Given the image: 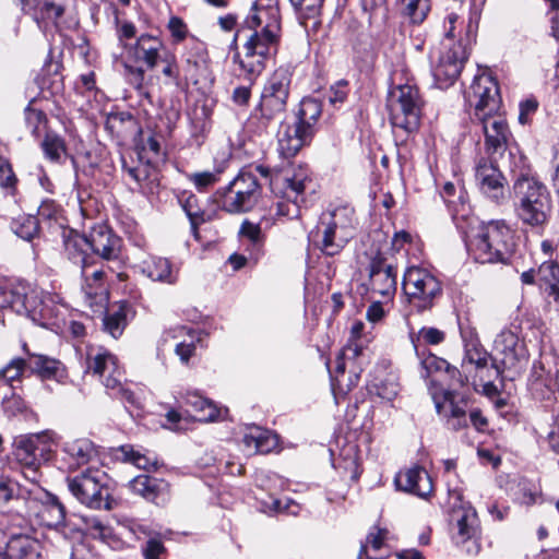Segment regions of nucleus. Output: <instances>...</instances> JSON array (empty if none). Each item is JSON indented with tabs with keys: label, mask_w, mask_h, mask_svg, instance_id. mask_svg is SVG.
<instances>
[{
	"label": "nucleus",
	"mask_w": 559,
	"mask_h": 559,
	"mask_svg": "<svg viewBox=\"0 0 559 559\" xmlns=\"http://www.w3.org/2000/svg\"><path fill=\"white\" fill-rule=\"evenodd\" d=\"M441 197L447 203L450 211L454 214L460 212V207L464 211L466 204V195L463 187H456L452 182H445L441 190Z\"/></svg>",
	"instance_id": "nucleus-50"
},
{
	"label": "nucleus",
	"mask_w": 559,
	"mask_h": 559,
	"mask_svg": "<svg viewBox=\"0 0 559 559\" xmlns=\"http://www.w3.org/2000/svg\"><path fill=\"white\" fill-rule=\"evenodd\" d=\"M515 233L502 219L480 226L471 241V251L480 263H508L515 250Z\"/></svg>",
	"instance_id": "nucleus-4"
},
{
	"label": "nucleus",
	"mask_w": 559,
	"mask_h": 559,
	"mask_svg": "<svg viewBox=\"0 0 559 559\" xmlns=\"http://www.w3.org/2000/svg\"><path fill=\"white\" fill-rule=\"evenodd\" d=\"M306 200L281 199L276 203V215L294 219L300 215V206Z\"/></svg>",
	"instance_id": "nucleus-62"
},
{
	"label": "nucleus",
	"mask_w": 559,
	"mask_h": 559,
	"mask_svg": "<svg viewBox=\"0 0 559 559\" xmlns=\"http://www.w3.org/2000/svg\"><path fill=\"white\" fill-rule=\"evenodd\" d=\"M36 516L40 524L58 528L64 523L66 509L56 496L46 492L44 499L39 501Z\"/></svg>",
	"instance_id": "nucleus-33"
},
{
	"label": "nucleus",
	"mask_w": 559,
	"mask_h": 559,
	"mask_svg": "<svg viewBox=\"0 0 559 559\" xmlns=\"http://www.w3.org/2000/svg\"><path fill=\"white\" fill-rule=\"evenodd\" d=\"M321 114V103L314 98L306 97L300 102L296 114L295 124L313 136L317 131V123Z\"/></svg>",
	"instance_id": "nucleus-36"
},
{
	"label": "nucleus",
	"mask_w": 559,
	"mask_h": 559,
	"mask_svg": "<svg viewBox=\"0 0 559 559\" xmlns=\"http://www.w3.org/2000/svg\"><path fill=\"white\" fill-rule=\"evenodd\" d=\"M394 484L397 489L416 495L420 498L428 497L432 491V483L427 472L420 466H413L401 471L395 475Z\"/></svg>",
	"instance_id": "nucleus-26"
},
{
	"label": "nucleus",
	"mask_w": 559,
	"mask_h": 559,
	"mask_svg": "<svg viewBox=\"0 0 559 559\" xmlns=\"http://www.w3.org/2000/svg\"><path fill=\"white\" fill-rule=\"evenodd\" d=\"M492 356H490L478 343L471 342L465 345V355L462 361V368L464 372H471L472 367L480 372V379L484 380L486 372V378H496L492 369Z\"/></svg>",
	"instance_id": "nucleus-29"
},
{
	"label": "nucleus",
	"mask_w": 559,
	"mask_h": 559,
	"mask_svg": "<svg viewBox=\"0 0 559 559\" xmlns=\"http://www.w3.org/2000/svg\"><path fill=\"white\" fill-rule=\"evenodd\" d=\"M282 13L278 0H255L230 44L234 64L253 81L277 53L282 40Z\"/></svg>",
	"instance_id": "nucleus-1"
},
{
	"label": "nucleus",
	"mask_w": 559,
	"mask_h": 559,
	"mask_svg": "<svg viewBox=\"0 0 559 559\" xmlns=\"http://www.w3.org/2000/svg\"><path fill=\"white\" fill-rule=\"evenodd\" d=\"M167 28L170 32L174 44H180L189 34L187 24L179 16H171L168 21Z\"/></svg>",
	"instance_id": "nucleus-64"
},
{
	"label": "nucleus",
	"mask_w": 559,
	"mask_h": 559,
	"mask_svg": "<svg viewBox=\"0 0 559 559\" xmlns=\"http://www.w3.org/2000/svg\"><path fill=\"white\" fill-rule=\"evenodd\" d=\"M402 287L409 306L417 312L432 309L443 293L441 281L428 269L416 265L404 272Z\"/></svg>",
	"instance_id": "nucleus-9"
},
{
	"label": "nucleus",
	"mask_w": 559,
	"mask_h": 559,
	"mask_svg": "<svg viewBox=\"0 0 559 559\" xmlns=\"http://www.w3.org/2000/svg\"><path fill=\"white\" fill-rule=\"evenodd\" d=\"M356 217L354 209L340 206L320 217L314 235V246L325 255L338 254L354 238Z\"/></svg>",
	"instance_id": "nucleus-5"
},
{
	"label": "nucleus",
	"mask_w": 559,
	"mask_h": 559,
	"mask_svg": "<svg viewBox=\"0 0 559 559\" xmlns=\"http://www.w3.org/2000/svg\"><path fill=\"white\" fill-rule=\"evenodd\" d=\"M261 197V186L253 173L240 170L224 188L219 198L221 209L230 214H240L254 207Z\"/></svg>",
	"instance_id": "nucleus-13"
},
{
	"label": "nucleus",
	"mask_w": 559,
	"mask_h": 559,
	"mask_svg": "<svg viewBox=\"0 0 559 559\" xmlns=\"http://www.w3.org/2000/svg\"><path fill=\"white\" fill-rule=\"evenodd\" d=\"M430 10L431 0H400V11L412 24H421Z\"/></svg>",
	"instance_id": "nucleus-42"
},
{
	"label": "nucleus",
	"mask_w": 559,
	"mask_h": 559,
	"mask_svg": "<svg viewBox=\"0 0 559 559\" xmlns=\"http://www.w3.org/2000/svg\"><path fill=\"white\" fill-rule=\"evenodd\" d=\"M424 100L419 90L411 84L392 88L388 97V109L393 128L412 133L419 128Z\"/></svg>",
	"instance_id": "nucleus-11"
},
{
	"label": "nucleus",
	"mask_w": 559,
	"mask_h": 559,
	"mask_svg": "<svg viewBox=\"0 0 559 559\" xmlns=\"http://www.w3.org/2000/svg\"><path fill=\"white\" fill-rule=\"evenodd\" d=\"M3 412L9 417L28 418L34 415L32 408L27 406L25 401L16 393L5 396L2 401Z\"/></svg>",
	"instance_id": "nucleus-54"
},
{
	"label": "nucleus",
	"mask_w": 559,
	"mask_h": 559,
	"mask_svg": "<svg viewBox=\"0 0 559 559\" xmlns=\"http://www.w3.org/2000/svg\"><path fill=\"white\" fill-rule=\"evenodd\" d=\"M41 148L45 156L51 162H58L66 152V144L61 136L56 133L47 132L41 142Z\"/></svg>",
	"instance_id": "nucleus-59"
},
{
	"label": "nucleus",
	"mask_w": 559,
	"mask_h": 559,
	"mask_svg": "<svg viewBox=\"0 0 559 559\" xmlns=\"http://www.w3.org/2000/svg\"><path fill=\"white\" fill-rule=\"evenodd\" d=\"M27 354L28 371L36 374L41 380H55L59 383H64L68 379V371L66 366L58 359L43 355L31 353L23 346Z\"/></svg>",
	"instance_id": "nucleus-24"
},
{
	"label": "nucleus",
	"mask_w": 559,
	"mask_h": 559,
	"mask_svg": "<svg viewBox=\"0 0 559 559\" xmlns=\"http://www.w3.org/2000/svg\"><path fill=\"white\" fill-rule=\"evenodd\" d=\"M311 183V173L307 166L288 164L272 178L271 191L280 199L306 200Z\"/></svg>",
	"instance_id": "nucleus-16"
},
{
	"label": "nucleus",
	"mask_w": 559,
	"mask_h": 559,
	"mask_svg": "<svg viewBox=\"0 0 559 559\" xmlns=\"http://www.w3.org/2000/svg\"><path fill=\"white\" fill-rule=\"evenodd\" d=\"M475 177L480 190L496 202L504 198V177L492 157H481L476 164Z\"/></svg>",
	"instance_id": "nucleus-21"
},
{
	"label": "nucleus",
	"mask_w": 559,
	"mask_h": 559,
	"mask_svg": "<svg viewBox=\"0 0 559 559\" xmlns=\"http://www.w3.org/2000/svg\"><path fill=\"white\" fill-rule=\"evenodd\" d=\"M239 236L246 238L252 246V251L258 259L263 252L265 236L259 224L245 219L239 229Z\"/></svg>",
	"instance_id": "nucleus-48"
},
{
	"label": "nucleus",
	"mask_w": 559,
	"mask_h": 559,
	"mask_svg": "<svg viewBox=\"0 0 559 559\" xmlns=\"http://www.w3.org/2000/svg\"><path fill=\"white\" fill-rule=\"evenodd\" d=\"M481 124L484 146L489 157L503 154L511 138L506 118L499 112H487L485 117H474Z\"/></svg>",
	"instance_id": "nucleus-20"
},
{
	"label": "nucleus",
	"mask_w": 559,
	"mask_h": 559,
	"mask_svg": "<svg viewBox=\"0 0 559 559\" xmlns=\"http://www.w3.org/2000/svg\"><path fill=\"white\" fill-rule=\"evenodd\" d=\"M293 7L305 24V20L318 17L321 14V9L324 0H290Z\"/></svg>",
	"instance_id": "nucleus-60"
},
{
	"label": "nucleus",
	"mask_w": 559,
	"mask_h": 559,
	"mask_svg": "<svg viewBox=\"0 0 559 559\" xmlns=\"http://www.w3.org/2000/svg\"><path fill=\"white\" fill-rule=\"evenodd\" d=\"M144 559H162L167 552L166 547L158 537L150 538L141 547Z\"/></svg>",
	"instance_id": "nucleus-63"
},
{
	"label": "nucleus",
	"mask_w": 559,
	"mask_h": 559,
	"mask_svg": "<svg viewBox=\"0 0 559 559\" xmlns=\"http://www.w3.org/2000/svg\"><path fill=\"white\" fill-rule=\"evenodd\" d=\"M33 103L34 100L24 109V118L26 128L31 131L32 135L38 138L46 130L48 119L43 110L33 107Z\"/></svg>",
	"instance_id": "nucleus-51"
},
{
	"label": "nucleus",
	"mask_w": 559,
	"mask_h": 559,
	"mask_svg": "<svg viewBox=\"0 0 559 559\" xmlns=\"http://www.w3.org/2000/svg\"><path fill=\"white\" fill-rule=\"evenodd\" d=\"M450 518L454 543L462 546L467 555H478L480 551L481 527L475 508L469 502L460 501L459 506H453Z\"/></svg>",
	"instance_id": "nucleus-14"
},
{
	"label": "nucleus",
	"mask_w": 559,
	"mask_h": 559,
	"mask_svg": "<svg viewBox=\"0 0 559 559\" xmlns=\"http://www.w3.org/2000/svg\"><path fill=\"white\" fill-rule=\"evenodd\" d=\"M465 100L474 109V117L499 111L502 100L497 80L488 73L476 75L465 92Z\"/></svg>",
	"instance_id": "nucleus-17"
},
{
	"label": "nucleus",
	"mask_w": 559,
	"mask_h": 559,
	"mask_svg": "<svg viewBox=\"0 0 559 559\" xmlns=\"http://www.w3.org/2000/svg\"><path fill=\"white\" fill-rule=\"evenodd\" d=\"M388 534L386 528L373 526L368 533L366 542L361 543L357 559H382V557L370 555L369 548L373 552L379 551L384 546Z\"/></svg>",
	"instance_id": "nucleus-45"
},
{
	"label": "nucleus",
	"mask_w": 559,
	"mask_h": 559,
	"mask_svg": "<svg viewBox=\"0 0 559 559\" xmlns=\"http://www.w3.org/2000/svg\"><path fill=\"white\" fill-rule=\"evenodd\" d=\"M7 559H32L38 557V543L28 535L15 534L7 542Z\"/></svg>",
	"instance_id": "nucleus-38"
},
{
	"label": "nucleus",
	"mask_w": 559,
	"mask_h": 559,
	"mask_svg": "<svg viewBox=\"0 0 559 559\" xmlns=\"http://www.w3.org/2000/svg\"><path fill=\"white\" fill-rule=\"evenodd\" d=\"M29 435L31 437L36 438V448H38V452L41 454L44 462H47L51 457L55 448L58 445V433L51 429H46L40 432Z\"/></svg>",
	"instance_id": "nucleus-52"
},
{
	"label": "nucleus",
	"mask_w": 559,
	"mask_h": 559,
	"mask_svg": "<svg viewBox=\"0 0 559 559\" xmlns=\"http://www.w3.org/2000/svg\"><path fill=\"white\" fill-rule=\"evenodd\" d=\"M119 452L122 454V460L124 462L132 463L139 468L150 469L156 468L157 461L156 459L150 457L145 454L135 451L132 445L126 444L119 448Z\"/></svg>",
	"instance_id": "nucleus-58"
},
{
	"label": "nucleus",
	"mask_w": 559,
	"mask_h": 559,
	"mask_svg": "<svg viewBox=\"0 0 559 559\" xmlns=\"http://www.w3.org/2000/svg\"><path fill=\"white\" fill-rule=\"evenodd\" d=\"M36 438L31 435L20 436L14 442V456L16 461L32 469H36L43 462L41 454L36 448Z\"/></svg>",
	"instance_id": "nucleus-35"
},
{
	"label": "nucleus",
	"mask_w": 559,
	"mask_h": 559,
	"mask_svg": "<svg viewBox=\"0 0 559 559\" xmlns=\"http://www.w3.org/2000/svg\"><path fill=\"white\" fill-rule=\"evenodd\" d=\"M127 61L123 63L131 84L138 90L143 88L145 69L153 70L167 51L163 39L151 34L140 35L133 44H123Z\"/></svg>",
	"instance_id": "nucleus-8"
},
{
	"label": "nucleus",
	"mask_w": 559,
	"mask_h": 559,
	"mask_svg": "<svg viewBox=\"0 0 559 559\" xmlns=\"http://www.w3.org/2000/svg\"><path fill=\"white\" fill-rule=\"evenodd\" d=\"M92 254L107 262L106 267L116 272L122 266V239L106 225L94 226L87 237Z\"/></svg>",
	"instance_id": "nucleus-19"
},
{
	"label": "nucleus",
	"mask_w": 559,
	"mask_h": 559,
	"mask_svg": "<svg viewBox=\"0 0 559 559\" xmlns=\"http://www.w3.org/2000/svg\"><path fill=\"white\" fill-rule=\"evenodd\" d=\"M292 80L293 71L286 66L278 67L266 79L260 100L248 120L254 132L266 133L270 126L285 115Z\"/></svg>",
	"instance_id": "nucleus-2"
},
{
	"label": "nucleus",
	"mask_w": 559,
	"mask_h": 559,
	"mask_svg": "<svg viewBox=\"0 0 559 559\" xmlns=\"http://www.w3.org/2000/svg\"><path fill=\"white\" fill-rule=\"evenodd\" d=\"M222 173L221 168H215L211 171L189 174L187 178L199 192H205L221 180Z\"/></svg>",
	"instance_id": "nucleus-56"
},
{
	"label": "nucleus",
	"mask_w": 559,
	"mask_h": 559,
	"mask_svg": "<svg viewBox=\"0 0 559 559\" xmlns=\"http://www.w3.org/2000/svg\"><path fill=\"white\" fill-rule=\"evenodd\" d=\"M87 369L98 376L107 393L135 408H142L141 399L126 385L124 371L115 355L107 350L88 356Z\"/></svg>",
	"instance_id": "nucleus-10"
},
{
	"label": "nucleus",
	"mask_w": 559,
	"mask_h": 559,
	"mask_svg": "<svg viewBox=\"0 0 559 559\" xmlns=\"http://www.w3.org/2000/svg\"><path fill=\"white\" fill-rule=\"evenodd\" d=\"M368 281L362 283L364 294H370L369 298L380 296L390 300L396 293L397 270L388 262V259L380 252H377L369 260Z\"/></svg>",
	"instance_id": "nucleus-15"
},
{
	"label": "nucleus",
	"mask_w": 559,
	"mask_h": 559,
	"mask_svg": "<svg viewBox=\"0 0 559 559\" xmlns=\"http://www.w3.org/2000/svg\"><path fill=\"white\" fill-rule=\"evenodd\" d=\"M409 337L415 353L419 354V352L426 350L423 348V345H438L442 343L445 338V333L437 328L424 326L417 334L411 333Z\"/></svg>",
	"instance_id": "nucleus-47"
},
{
	"label": "nucleus",
	"mask_w": 559,
	"mask_h": 559,
	"mask_svg": "<svg viewBox=\"0 0 559 559\" xmlns=\"http://www.w3.org/2000/svg\"><path fill=\"white\" fill-rule=\"evenodd\" d=\"M12 231L24 240H32L39 231V222L36 216L21 215L11 223Z\"/></svg>",
	"instance_id": "nucleus-49"
},
{
	"label": "nucleus",
	"mask_w": 559,
	"mask_h": 559,
	"mask_svg": "<svg viewBox=\"0 0 559 559\" xmlns=\"http://www.w3.org/2000/svg\"><path fill=\"white\" fill-rule=\"evenodd\" d=\"M128 486L133 493L157 506L165 504L170 498L169 484L146 474L135 476Z\"/></svg>",
	"instance_id": "nucleus-23"
},
{
	"label": "nucleus",
	"mask_w": 559,
	"mask_h": 559,
	"mask_svg": "<svg viewBox=\"0 0 559 559\" xmlns=\"http://www.w3.org/2000/svg\"><path fill=\"white\" fill-rule=\"evenodd\" d=\"M67 258L74 264L84 266H95L96 261L92 254V248L86 236L70 230L63 240Z\"/></svg>",
	"instance_id": "nucleus-28"
},
{
	"label": "nucleus",
	"mask_w": 559,
	"mask_h": 559,
	"mask_svg": "<svg viewBox=\"0 0 559 559\" xmlns=\"http://www.w3.org/2000/svg\"><path fill=\"white\" fill-rule=\"evenodd\" d=\"M203 51L204 49L202 44L194 43L191 51L183 55L182 70L185 72L186 80L192 79L204 62Z\"/></svg>",
	"instance_id": "nucleus-55"
},
{
	"label": "nucleus",
	"mask_w": 559,
	"mask_h": 559,
	"mask_svg": "<svg viewBox=\"0 0 559 559\" xmlns=\"http://www.w3.org/2000/svg\"><path fill=\"white\" fill-rule=\"evenodd\" d=\"M63 460L70 469H78L84 465L97 463L99 452L93 441L87 438H78L63 445Z\"/></svg>",
	"instance_id": "nucleus-25"
},
{
	"label": "nucleus",
	"mask_w": 559,
	"mask_h": 559,
	"mask_svg": "<svg viewBox=\"0 0 559 559\" xmlns=\"http://www.w3.org/2000/svg\"><path fill=\"white\" fill-rule=\"evenodd\" d=\"M516 217L531 227L544 226L551 214V198L544 183L528 175H521L513 183Z\"/></svg>",
	"instance_id": "nucleus-3"
},
{
	"label": "nucleus",
	"mask_w": 559,
	"mask_h": 559,
	"mask_svg": "<svg viewBox=\"0 0 559 559\" xmlns=\"http://www.w3.org/2000/svg\"><path fill=\"white\" fill-rule=\"evenodd\" d=\"M91 267L92 266L81 267V274L84 278L83 292L87 299H90V304H92L93 299L103 290V281L106 275V270H108L106 265L90 271Z\"/></svg>",
	"instance_id": "nucleus-43"
},
{
	"label": "nucleus",
	"mask_w": 559,
	"mask_h": 559,
	"mask_svg": "<svg viewBox=\"0 0 559 559\" xmlns=\"http://www.w3.org/2000/svg\"><path fill=\"white\" fill-rule=\"evenodd\" d=\"M71 495L92 510H111L112 498L108 475L96 467H87L66 478Z\"/></svg>",
	"instance_id": "nucleus-7"
},
{
	"label": "nucleus",
	"mask_w": 559,
	"mask_h": 559,
	"mask_svg": "<svg viewBox=\"0 0 559 559\" xmlns=\"http://www.w3.org/2000/svg\"><path fill=\"white\" fill-rule=\"evenodd\" d=\"M444 374L449 380L448 384L450 390L442 394L441 401L435 396V405L438 415L454 418L468 415L469 419H484L480 408L475 406L474 403L463 394L456 392L457 389L467 384L468 376L466 372L450 365Z\"/></svg>",
	"instance_id": "nucleus-12"
},
{
	"label": "nucleus",
	"mask_w": 559,
	"mask_h": 559,
	"mask_svg": "<svg viewBox=\"0 0 559 559\" xmlns=\"http://www.w3.org/2000/svg\"><path fill=\"white\" fill-rule=\"evenodd\" d=\"M186 404L190 405L197 412L207 411L203 419H225L228 415V408L218 407L212 401L204 399L197 392L187 393Z\"/></svg>",
	"instance_id": "nucleus-40"
},
{
	"label": "nucleus",
	"mask_w": 559,
	"mask_h": 559,
	"mask_svg": "<svg viewBox=\"0 0 559 559\" xmlns=\"http://www.w3.org/2000/svg\"><path fill=\"white\" fill-rule=\"evenodd\" d=\"M142 274L152 280L164 284H174L177 282L178 273L173 269L170 261L162 257H148L140 264Z\"/></svg>",
	"instance_id": "nucleus-32"
},
{
	"label": "nucleus",
	"mask_w": 559,
	"mask_h": 559,
	"mask_svg": "<svg viewBox=\"0 0 559 559\" xmlns=\"http://www.w3.org/2000/svg\"><path fill=\"white\" fill-rule=\"evenodd\" d=\"M456 20L457 15L455 13H450L447 16L450 26L441 43L438 60L432 67L435 82L440 88H447L455 83L469 56V37L466 39L460 38L459 40L453 37Z\"/></svg>",
	"instance_id": "nucleus-6"
},
{
	"label": "nucleus",
	"mask_w": 559,
	"mask_h": 559,
	"mask_svg": "<svg viewBox=\"0 0 559 559\" xmlns=\"http://www.w3.org/2000/svg\"><path fill=\"white\" fill-rule=\"evenodd\" d=\"M28 370L26 358L14 357L0 368V386L13 388L14 382H21L24 372Z\"/></svg>",
	"instance_id": "nucleus-46"
},
{
	"label": "nucleus",
	"mask_w": 559,
	"mask_h": 559,
	"mask_svg": "<svg viewBox=\"0 0 559 559\" xmlns=\"http://www.w3.org/2000/svg\"><path fill=\"white\" fill-rule=\"evenodd\" d=\"M159 61L164 64L162 69L163 75L178 86L180 84L181 71L176 55L169 50L164 51Z\"/></svg>",
	"instance_id": "nucleus-61"
},
{
	"label": "nucleus",
	"mask_w": 559,
	"mask_h": 559,
	"mask_svg": "<svg viewBox=\"0 0 559 559\" xmlns=\"http://www.w3.org/2000/svg\"><path fill=\"white\" fill-rule=\"evenodd\" d=\"M135 119L129 112H111L107 116L105 128L111 135L124 139L134 128Z\"/></svg>",
	"instance_id": "nucleus-41"
},
{
	"label": "nucleus",
	"mask_w": 559,
	"mask_h": 559,
	"mask_svg": "<svg viewBox=\"0 0 559 559\" xmlns=\"http://www.w3.org/2000/svg\"><path fill=\"white\" fill-rule=\"evenodd\" d=\"M73 0H43L31 14L39 27L59 26L60 19L66 14Z\"/></svg>",
	"instance_id": "nucleus-31"
},
{
	"label": "nucleus",
	"mask_w": 559,
	"mask_h": 559,
	"mask_svg": "<svg viewBox=\"0 0 559 559\" xmlns=\"http://www.w3.org/2000/svg\"><path fill=\"white\" fill-rule=\"evenodd\" d=\"M104 329L114 338H118L127 326V305H119L106 312L103 319Z\"/></svg>",
	"instance_id": "nucleus-44"
},
{
	"label": "nucleus",
	"mask_w": 559,
	"mask_h": 559,
	"mask_svg": "<svg viewBox=\"0 0 559 559\" xmlns=\"http://www.w3.org/2000/svg\"><path fill=\"white\" fill-rule=\"evenodd\" d=\"M312 138V135L295 123L294 126H288L278 138L277 152L283 158L290 159L295 157L305 145L309 144Z\"/></svg>",
	"instance_id": "nucleus-30"
},
{
	"label": "nucleus",
	"mask_w": 559,
	"mask_h": 559,
	"mask_svg": "<svg viewBox=\"0 0 559 559\" xmlns=\"http://www.w3.org/2000/svg\"><path fill=\"white\" fill-rule=\"evenodd\" d=\"M416 355L419 358L420 367L424 371L421 374L425 378L433 372H445L450 366L445 359L440 358L428 350L419 352V354Z\"/></svg>",
	"instance_id": "nucleus-57"
},
{
	"label": "nucleus",
	"mask_w": 559,
	"mask_h": 559,
	"mask_svg": "<svg viewBox=\"0 0 559 559\" xmlns=\"http://www.w3.org/2000/svg\"><path fill=\"white\" fill-rule=\"evenodd\" d=\"M182 207L187 216L189 217L193 234L197 236L198 227L201 224L210 221V216L206 215V213L203 210H201V207L199 206V200L194 194H190L185 200V202L182 203Z\"/></svg>",
	"instance_id": "nucleus-53"
},
{
	"label": "nucleus",
	"mask_w": 559,
	"mask_h": 559,
	"mask_svg": "<svg viewBox=\"0 0 559 559\" xmlns=\"http://www.w3.org/2000/svg\"><path fill=\"white\" fill-rule=\"evenodd\" d=\"M519 336L511 330L501 331L493 345L492 369L495 377H499L508 368L515 367L518 362Z\"/></svg>",
	"instance_id": "nucleus-22"
},
{
	"label": "nucleus",
	"mask_w": 559,
	"mask_h": 559,
	"mask_svg": "<svg viewBox=\"0 0 559 559\" xmlns=\"http://www.w3.org/2000/svg\"><path fill=\"white\" fill-rule=\"evenodd\" d=\"M243 443L255 453L267 454L280 449V437L275 431L252 423L246 426Z\"/></svg>",
	"instance_id": "nucleus-27"
},
{
	"label": "nucleus",
	"mask_w": 559,
	"mask_h": 559,
	"mask_svg": "<svg viewBox=\"0 0 559 559\" xmlns=\"http://www.w3.org/2000/svg\"><path fill=\"white\" fill-rule=\"evenodd\" d=\"M4 304L17 314L36 321L46 317L41 292L28 283L17 282L4 293Z\"/></svg>",
	"instance_id": "nucleus-18"
},
{
	"label": "nucleus",
	"mask_w": 559,
	"mask_h": 559,
	"mask_svg": "<svg viewBox=\"0 0 559 559\" xmlns=\"http://www.w3.org/2000/svg\"><path fill=\"white\" fill-rule=\"evenodd\" d=\"M552 379L542 361H535L530 377V390L536 399H546L554 393Z\"/></svg>",
	"instance_id": "nucleus-39"
},
{
	"label": "nucleus",
	"mask_w": 559,
	"mask_h": 559,
	"mask_svg": "<svg viewBox=\"0 0 559 559\" xmlns=\"http://www.w3.org/2000/svg\"><path fill=\"white\" fill-rule=\"evenodd\" d=\"M537 285L555 301H559V264L554 261L543 262L536 271Z\"/></svg>",
	"instance_id": "nucleus-37"
},
{
	"label": "nucleus",
	"mask_w": 559,
	"mask_h": 559,
	"mask_svg": "<svg viewBox=\"0 0 559 559\" xmlns=\"http://www.w3.org/2000/svg\"><path fill=\"white\" fill-rule=\"evenodd\" d=\"M122 171L135 185V188L144 194L153 193L155 179L151 177V169L141 162H133L130 165L124 156L121 157Z\"/></svg>",
	"instance_id": "nucleus-34"
}]
</instances>
